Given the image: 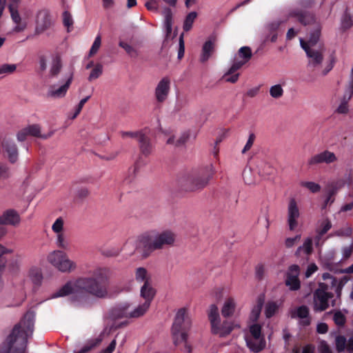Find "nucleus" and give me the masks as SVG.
Wrapping results in <instances>:
<instances>
[{"instance_id": "41", "label": "nucleus", "mask_w": 353, "mask_h": 353, "mask_svg": "<svg viewBox=\"0 0 353 353\" xmlns=\"http://www.w3.org/2000/svg\"><path fill=\"white\" fill-rule=\"evenodd\" d=\"M138 141L140 143V148L143 154L147 155L151 152L152 146L144 134L139 135V140Z\"/></svg>"}, {"instance_id": "13", "label": "nucleus", "mask_w": 353, "mask_h": 353, "mask_svg": "<svg viewBox=\"0 0 353 353\" xmlns=\"http://www.w3.org/2000/svg\"><path fill=\"white\" fill-rule=\"evenodd\" d=\"M301 217V212L299 205L295 199L290 200L287 210V222L290 230L294 231L299 226V220Z\"/></svg>"}, {"instance_id": "62", "label": "nucleus", "mask_w": 353, "mask_h": 353, "mask_svg": "<svg viewBox=\"0 0 353 353\" xmlns=\"http://www.w3.org/2000/svg\"><path fill=\"white\" fill-rule=\"evenodd\" d=\"M254 139H255V135L252 133L250 134L248 139L246 142V144L242 150V153H245L247 151H248L252 148V146L253 145Z\"/></svg>"}, {"instance_id": "58", "label": "nucleus", "mask_w": 353, "mask_h": 353, "mask_svg": "<svg viewBox=\"0 0 353 353\" xmlns=\"http://www.w3.org/2000/svg\"><path fill=\"white\" fill-rule=\"evenodd\" d=\"M353 251V243H350V245L345 246L342 249V259H348Z\"/></svg>"}, {"instance_id": "37", "label": "nucleus", "mask_w": 353, "mask_h": 353, "mask_svg": "<svg viewBox=\"0 0 353 353\" xmlns=\"http://www.w3.org/2000/svg\"><path fill=\"white\" fill-rule=\"evenodd\" d=\"M32 283L37 284L41 282L42 279V274L40 268L37 267H32L29 269L26 275Z\"/></svg>"}, {"instance_id": "60", "label": "nucleus", "mask_w": 353, "mask_h": 353, "mask_svg": "<svg viewBox=\"0 0 353 353\" xmlns=\"http://www.w3.org/2000/svg\"><path fill=\"white\" fill-rule=\"evenodd\" d=\"M30 136L26 127L22 128L17 133V139L19 141H24Z\"/></svg>"}, {"instance_id": "3", "label": "nucleus", "mask_w": 353, "mask_h": 353, "mask_svg": "<svg viewBox=\"0 0 353 353\" xmlns=\"http://www.w3.org/2000/svg\"><path fill=\"white\" fill-rule=\"evenodd\" d=\"M34 319V312H27L0 345V353H25L28 338L33 333Z\"/></svg>"}, {"instance_id": "12", "label": "nucleus", "mask_w": 353, "mask_h": 353, "mask_svg": "<svg viewBox=\"0 0 353 353\" xmlns=\"http://www.w3.org/2000/svg\"><path fill=\"white\" fill-rule=\"evenodd\" d=\"M65 219L59 216L52 224V231L55 235V243L58 248L67 249L68 242L65 234Z\"/></svg>"}, {"instance_id": "26", "label": "nucleus", "mask_w": 353, "mask_h": 353, "mask_svg": "<svg viewBox=\"0 0 353 353\" xmlns=\"http://www.w3.org/2000/svg\"><path fill=\"white\" fill-rule=\"evenodd\" d=\"M155 295V290L151 282L145 283L140 289V296L144 301L151 303Z\"/></svg>"}, {"instance_id": "31", "label": "nucleus", "mask_w": 353, "mask_h": 353, "mask_svg": "<svg viewBox=\"0 0 353 353\" xmlns=\"http://www.w3.org/2000/svg\"><path fill=\"white\" fill-rule=\"evenodd\" d=\"M134 279L137 283L143 284L150 283V275L148 270L143 267H139L134 270Z\"/></svg>"}, {"instance_id": "40", "label": "nucleus", "mask_w": 353, "mask_h": 353, "mask_svg": "<svg viewBox=\"0 0 353 353\" xmlns=\"http://www.w3.org/2000/svg\"><path fill=\"white\" fill-rule=\"evenodd\" d=\"M119 46L123 48L125 52L128 54L131 57L135 58L137 57L139 54V51L138 47L133 46L125 41H120L119 43Z\"/></svg>"}, {"instance_id": "5", "label": "nucleus", "mask_w": 353, "mask_h": 353, "mask_svg": "<svg viewBox=\"0 0 353 353\" xmlns=\"http://www.w3.org/2000/svg\"><path fill=\"white\" fill-rule=\"evenodd\" d=\"M321 34V26L317 24L310 37L305 41L300 39V43L309 59V65L312 67L319 65L323 61L322 48L317 45Z\"/></svg>"}, {"instance_id": "24", "label": "nucleus", "mask_w": 353, "mask_h": 353, "mask_svg": "<svg viewBox=\"0 0 353 353\" xmlns=\"http://www.w3.org/2000/svg\"><path fill=\"white\" fill-rule=\"evenodd\" d=\"M19 222V215L13 210H6L0 216V224L17 225Z\"/></svg>"}, {"instance_id": "11", "label": "nucleus", "mask_w": 353, "mask_h": 353, "mask_svg": "<svg viewBox=\"0 0 353 353\" xmlns=\"http://www.w3.org/2000/svg\"><path fill=\"white\" fill-rule=\"evenodd\" d=\"M333 294L327 291V286L321 283L319 288L315 291L313 298V309L315 312H322L330 306V300Z\"/></svg>"}, {"instance_id": "25", "label": "nucleus", "mask_w": 353, "mask_h": 353, "mask_svg": "<svg viewBox=\"0 0 353 353\" xmlns=\"http://www.w3.org/2000/svg\"><path fill=\"white\" fill-rule=\"evenodd\" d=\"M62 68V59L61 56L58 54H54L51 58L50 68L48 71V76L50 78L57 77L61 71Z\"/></svg>"}, {"instance_id": "15", "label": "nucleus", "mask_w": 353, "mask_h": 353, "mask_svg": "<svg viewBox=\"0 0 353 353\" xmlns=\"http://www.w3.org/2000/svg\"><path fill=\"white\" fill-rule=\"evenodd\" d=\"M300 268L297 265H292L286 271L285 276V285L290 290H297L301 287V282L299 279Z\"/></svg>"}, {"instance_id": "19", "label": "nucleus", "mask_w": 353, "mask_h": 353, "mask_svg": "<svg viewBox=\"0 0 353 353\" xmlns=\"http://www.w3.org/2000/svg\"><path fill=\"white\" fill-rule=\"evenodd\" d=\"M170 90V79L164 77L159 81L155 88V97L158 102L166 100Z\"/></svg>"}, {"instance_id": "63", "label": "nucleus", "mask_w": 353, "mask_h": 353, "mask_svg": "<svg viewBox=\"0 0 353 353\" xmlns=\"http://www.w3.org/2000/svg\"><path fill=\"white\" fill-rule=\"evenodd\" d=\"M334 321L336 324L342 325L344 324L345 318V316L341 312H336L334 315Z\"/></svg>"}, {"instance_id": "32", "label": "nucleus", "mask_w": 353, "mask_h": 353, "mask_svg": "<svg viewBox=\"0 0 353 353\" xmlns=\"http://www.w3.org/2000/svg\"><path fill=\"white\" fill-rule=\"evenodd\" d=\"M214 49V41L212 40L206 41L202 48L201 61L205 62L209 59Z\"/></svg>"}, {"instance_id": "52", "label": "nucleus", "mask_w": 353, "mask_h": 353, "mask_svg": "<svg viewBox=\"0 0 353 353\" xmlns=\"http://www.w3.org/2000/svg\"><path fill=\"white\" fill-rule=\"evenodd\" d=\"M11 252L10 250L5 248L0 245V270H1L6 265L7 260L6 259V254Z\"/></svg>"}, {"instance_id": "14", "label": "nucleus", "mask_w": 353, "mask_h": 353, "mask_svg": "<svg viewBox=\"0 0 353 353\" xmlns=\"http://www.w3.org/2000/svg\"><path fill=\"white\" fill-rule=\"evenodd\" d=\"M72 80V73L68 72L65 79V81L61 85H53L50 86L48 91V96L54 99H61L65 96Z\"/></svg>"}, {"instance_id": "23", "label": "nucleus", "mask_w": 353, "mask_h": 353, "mask_svg": "<svg viewBox=\"0 0 353 353\" xmlns=\"http://www.w3.org/2000/svg\"><path fill=\"white\" fill-rule=\"evenodd\" d=\"M237 306L236 299L233 296L226 297L221 307V314L223 317L232 316Z\"/></svg>"}, {"instance_id": "50", "label": "nucleus", "mask_w": 353, "mask_h": 353, "mask_svg": "<svg viewBox=\"0 0 353 353\" xmlns=\"http://www.w3.org/2000/svg\"><path fill=\"white\" fill-rule=\"evenodd\" d=\"M102 72H103L102 65L100 63H97L94 67V68L92 70V71L89 75L88 79L90 81H92L94 79H97L102 74Z\"/></svg>"}, {"instance_id": "44", "label": "nucleus", "mask_w": 353, "mask_h": 353, "mask_svg": "<svg viewBox=\"0 0 353 353\" xmlns=\"http://www.w3.org/2000/svg\"><path fill=\"white\" fill-rule=\"evenodd\" d=\"M243 178L245 183L251 185L255 183L257 180L251 168H245L243 172Z\"/></svg>"}, {"instance_id": "30", "label": "nucleus", "mask_w": 353, "mask_h": 353, "mask_svg": "<svg viewBox=\"0 0 353 353\" xmlns=\"http://www.w3.org/2000/svg\"><path fill=\"white\" fill-rule=\"evenodd\" d=\"M29 135L40 138L42 139H47L52 136L54 132L52 131L48 134H42L41 126L39 124H32L26 126Z\"/></svg>"}, {"instance_id": "47", "label": "nucleus", "mask_w": 353, "mask_h": 353, "mask_svg": "<svg viewBox=\"0 0 353 353\" xmlns=\"http://www.w3.org/2000/svg\"><path fill=\"white\" fill-rule=\"evenodd\" d=\"M335 345L338 352H343L347 347L346 339L341 335H338L335 338Z\"/></svg>"}, {"instance_id": "45", "label": "nucleus", "mask_w": 353, "mask_h": 353, "mask_svg": "<svg viewBox=\"0 0 353 353\" xmlns=\"http://www.w3.org/2000/svg\"><path fill=\"white\" fill-rule=\"evenodd\" d=\"M63 23L67 28V31L70 32L73 26V18L68 11H64L62 14Z\"/></svg>"}, {"instance_id": "53", "label": "nucleus", "mask_w": 353, "mask_h": 353, "mask_svg": "<svg viewBox=\"0 0 353 353\" xmlns=\"http://www.w3.org/2000/svg\"><path fill=\"white\" fill-rule=\"evenodd\" d=\"M10 176V168L5 164L0 163V181H4Z\"/></svg>"}, {"instance_id": "59", "label": "nucleus", "mask_w": 353, "mask_h": 353, "mask_svg": "<svg viewBox=\"0 0 353 353\" xmlns=\"http://www.w3.org/2000/svg\"><path fill=\"white\" fill-rule=\"evenodd\" d=\"M318 350L320 353H332V350L329 345L325 341H321L319 342Z\"/></svg>"}, {"instance_id": "43", "label": "nucleus", "mask_w": 353, "mask_h": 353, "mask_svg": "<svg viewBox=\"0 0 353 353\" xmlns=\"http://www.w3.org/2000/svg\"><path fill=\"white\" fill-rule=\"evenodd\" d=\"M196 17L197 13L196 12H191L186 16L183 23V30L185 31H189L192 28Z\"/></svg>"}, {"instance_id": "8", "label": "nucleus", "mask_w": 353, "mask_h": 353, "mask_svg": "<svg viewBox=\"0 0 353 353\" xmlns=\"http://www.w3.org/2000/svg\"><path fill=\"white\" fill-rule=\"evenodd\" d=\"M151 303L143 301L133 310L130 309L129 303H123L117 305L113 310V315L118 318H139L144 315L149 310Z\"/></svg>"}, {"instance_id": "7", "label": "nucleus", "mask_w": 353, "mask_h": 353, "mask_svg": "<svg viewBox=\"0 0 353 353\" xmlns=\"http://www.w3.org/2000/svg\"><path fill=\"white\" fill-rule=\"evenodd\" d=\"M47 261L61 272H70L77 268L76 263L69 259L65 252L60 250L50 252L47 256Z\"/></svg>"}, {"instance_id": "57", "label": "nucleus", "mask_w": 353, "mask_h": 353, "mask_svg": "<svg viewBox=\"0 0 353 353\" xmlns=\"http://www.w3.org/2000/svg\"><path fill=\"white\" fill-rule=\"evenodd\" d=\"M341 26L343 29H349L353 26V18L347 14L343 17Z\"/></svg>"}, {"instance_id": "38", "label": "nucleus", "mask_w": 353, "mask_h": 353, "mask_svg": "<svg viewBox=\"0 0 353 353\" xmlns=\"http://www.w3.org/2000/svg\"><path fill=\"white\" fill-rule=\"evenodd\" d=\"M163 14L164 17V28L165 29L167 34H169L172 32V10L168 8H165L163 11Z\"/></svg>"}, {"instance_id": "34", "label": "nucleus", "mask_w": 353, "mask_h": 353, "mask_svg": "<svg viewBox=\"0 0 353 353\" xmlns=\"http://www.w3.org/2000/svg\"><path fill=\"white\" fill-rule=\"evenodd\" d=\"M331 228L332 223L327 219H323L319 222L318 228L316 230L317 235L315 239L316 243L317 245H319L321 236L324 235L328 230H330Z\"/></svg>"}, {"instance_id": "4", "label": "nucleus", "mask_w": 353, "mask_h": 353, "mask_svg": "<svg viewBox=\"0 0 353 353\" xmlns=\"http://www.w3.org/2000/svg\"><path fill=\"white\" fill-rule=\"evenodd\" d=\"M191 326V321L188 311L185 308L179 309L176 314L172 328V335L175 345H182L181 350L187 353L192 351L191 345L188 343V332Z\"/></svg>"}, {"instance_id": "35", "label": "nucleus", "mask_w": 353, "mask_h": 353, "mask_svg": "<svg viewBox=\"0 0 353 353\" xmlns=\"http://www.w3.org/2000/svg\"><path fill=\"white\" fill-rule=\"evenodd\" d=\"M208 319L210 322L211 328L220 323L221 317L219 315V308L215 304L210 305L208 312Z\"/></svg>"}, {"instance_id": "56", "label": "nucleus", "mask_w": 353, "mask_h": 353, "mask_svg": "<svg viewBox=\"0 0 353 353\" xmlns=\"http://www.w3.org/2000/svg\"><path fill=\"white\" fill-rule=\"evenodd\" d=\"M139 135H143L141 132H121V136L124 139H136L139 140Z\"/></svg>"}, {"instance_id": "64", "label": "nucleus", "mask_w": 353, "mask_h": 353, "mask_svg": "<svg viewBox=\"0 0 353 353\" xmlns=\"http://www.w3.org/2000/svg\"><path fill=\"white\" fill-rule=\"evenodd\" d=\"M301 239V235H296L294 237L288 238L285 240V245L288 248L294 246Z\"/></svg>"}, {"instance_id": "55", "label": "nucleus", "mask_w": 353, "mask_h": 353, "mask_svg": "<svg viewBox=\"0 0 353 353\" xmlns=\"http://www.w3.org/2000/svg\"><path fill=\"white\" fill-rule=\"evenodd\" d=\"M301 185L310 190L312 192H318L321 190V187L318 183L311 181L302 182Z\"/></svg>"}, {"instance_id": "36", "label": "nucleus", "mask_w": 353, "mask_h": 353, "mask_svg": "<svg viewBox=\"0 0 353 353\" xmlns=\"http://www.w3.org/2000/svg\"><path fill=\"white\" fill-rule=\"evenodd\" d=\"M263 297H259L257 299L256 304L254 305L251 310L250 319L253 322L256 321L260 316L261 309L263 305Z\"/></svg>"}, {"instance_id": "33", "label": "nucleus", "mask_w": 353, "mask_h": 353, "mask_svg": "<svg viewBox=\"0 0 353 353\" xmlns=\"http://www.w3.org/2000/svg\"><path fill=\"white\" fill-rule=\"evenodd\" d=\"M238 70L239 69L231 65V66L223 74L222 77L223 80L231 83H236L239 80L240 76V73L238 72Z\"/></svg>"}, {"instance_id": "21", "label": "nucleus", "mask_w": 353, "mask_h": 353, "mask_svg": "<svg viewBox=\"0 0 353 353\" xmlns=\"http://www.w3.org/2000/svg\"><path fill=\"white\" fill-rule=\"evenodd\" d=\"M251 55V50L249 48L242 47L234 55L231 65L239 70L249 61Z\"/></svg>"}, {"instance_id": "54", "label": "nucleus", "mask_w": 353, "mask_h": 353, "mask_svg": "<svg viewBox=\"0 0 353 353\" xmlns=\"http://www.w3.org/2000/svg\"><path fill=\"white\" fill-rule=\"evenodd\" d=\"M160 6L159 0H149L145 3V7L150 11L157 12Z\"/></svg>"}, {"instance_id": "6", "label": "nucleus", "mask_w": 353, "mask_h": 353, "mask_svg": "<svg viewBox=\"0 0 353 353\" xmlns=\"http://www.w3.org/2000/svg\"><path fill=\"white\" fill-rule=\"evenodd\" d=\"M8 10L13 23L11 33L23 32L28 26L27 18L30 10L21 8V0H10L8 3Z\"/></svg>"}, {"instance_id": "51", "label": "nucleus", "mask_w": 353, "mask_h": 353, "mask_svg": "<svg viewBox=\"0 0 353 353\" xmlns=\"http://www.w3.org/2000/svg\"><path fill=\"white\" fill-rule=\"evenodd\" d=\"M101 44V39L99 35L97 36L89 52V56L94 55L100 48Z\"/></svg>"}, {"instance_id": "2", "label": "nucleus", "mask_w": 353, "mask_h": 353, "mask_svg": "<svg viewBox=\"0 0 353 353\" xmlns=\"http://www.w3.org/2000/svg\"><path fill=\"white\" fill-rule=\"evenodd\" d=\"M176 240V234L171 230H151L128 241L123 250L130 256L137 254L141 259H146L155 250L173 246Z\"/></svg>"}, {"instance_id": "39", "label": "nucleus", "mask_w": 353, "mask_h": 353, "mask_svg": "<svg viewBox=\"0 0 353 353\" xmlns=\"http://www.w3.org/2000/svg\"><path fill=\"white\" fill-rule=\"evenodd\" d=\"M292 17H296L297 19L303 24H307L312 22L314 20V17L306 12H296L293 11L290 13Z\"/></svg>"}, {"instance_id": "49", "label": "nucleus", "mask_w": 353, "mask_h": 353, "mask_svg": "<svg viewBox=\"0 0 353 353\" xmlns=\"http://www.w3.org/2000/svg\"><path fill=\"white\" fill-rule=\"evenodd\" d=\"M17 70L16 64L4 63L0 65V74H10Z\"/></svg>"}, {"instance_id": "42", "label": "nucleus", "mask_w": 353, "mask_h": 353, "mask_svg": "<svg viewBox=\"0 0 353 353\" xmlns=\"http://www.w3.org/2000/svg\"><path fill=\"white\" fill-rule=\"evenodd\" d=\"M312 251V243L310 239H307L302 246H300L296 250L297 255L304 254L306 255L310 254Z\"/></svg>"}, {"instance_id": "9", "label": "nucleus", "mask_w": 353, "mask_h": 353, "mask_svg": "<svg viewBox=\"0 0 353 353\" xmlns=\"http://www.w3.org/2000/svg\"><path fill=\"white\" fill-rule=\"evenodd\" d=\"M245 339L248 347L254 353L261 352L265 347V341L261 335V327L259 324L254 323L250 325Z\"/></svg>"}, {"instance_id": "22", "label": "nucleus", "mask_w": 353, "mask_h": 353, "mask_svg": "<svg viewBox=\"0 0 353 353\" xmlns=\"http://www.w3.org/2000/svg\"><path fill=\"white\" fill-rule=\"evenodd\" d=\"M236 327H239V325L233 321H225L222 323L221 320L219 323L211 329L213 334L223 337L228 335Z\"/></svg>"}, {"instance_id": "28", "label": "nucleus", "mask_w": 353, "mask_h": 353, "mask_svg": "<svg viewBox=\"0 0 353 353\" xmlns=\"http://www.w3.org/2000/svg\"><path fill=\"white\" fill-rule=\"evenodd\" d=\"M292 316L299 318L301 320V323L304 325H307L310 323L309 310L307 307L305 305H302L296 308L293 312Z\"/></svg>"}, {"instance_id": "27", "label": "nucleus", "mask_w": 353, "mask_h": 353, "mask_svg": "<svg viewBox=\"0 0 353 353\" xmlns=\"http://www.w3.org/2000/svg\"><path fill=\"white\" fill-rule=\"evenodd\" d=\"M281 302L279 301H269L264 305V314L266 318L270 319L276 315L280 307Z\"/></svg>"}, {"instance_id": "61", "label": "nucleus", "mask_w": 353, "mask_h": 353, "mask_svg": "<svg viewBox=\"0 0 353 353\" xmlns=\"http://www.w3.org/2000/svg\"><path fill=\"white\" fill-rule=\"evenodd\" d=\"M272 168L269 165H263L259 168V174L262 176H265L272 173Z\"/></svg>"}, {"instance_id": "16", "label": "nucleus", "mask_w": 353, "mask_h": 353, "mask_svg": "<svg viewBox=\"0 0 353 353\" xmlns=\"http://www.w3.org/2000/svg\"><path fill=\"white\" fill-rule=\"evenodd\" d=\"M35 33L40 34L49 29L52 26V21L48 12L46 10H39L35 15Z\"/></svg>"}, {"instance_id": "17", "label": "nucleus", "mask_w": 353, "mask_h": 353, "mask_svg": "<svg viewBox=\"0 0 353 353\" xmlns=\"http://www.w3.org/2000/svg\"><path fill=\"white\" fill-rule=\"evenodd\" d=\"M353 95V71L352 72L351 79L347 85L343 96L341 99V103L339 105L336 112L339 114H345L349 112L348 101L351 99Z\"/></svg>"}, {"instance_id": "18", "label": "nucleus", "mask_w": 353, "mask_h": 353, "mask_svg": "<svg viewBox=\"0 0 353 353\" xmlns=\"http://www.w3.org/2000/svg\"><path fill=\"white\" fill-rule=\"evenodd\" d=\"M3 152L5 158L10 163H15L19 159V150L13 141H5L3 143Z\"/></svg>"}, {"instance_id": "20", "label": "nucleus", "mask_w": 353, "mask_h": 353, "mask_svg": "<svg viewBox=\"0 0 353 353\" xmlns=\"http://www.w3.org/2000/svg\"><path fill=\"white\" fill-rule=\"evenodd\" d=\"M337 161L336 154L330 150H324L311 157L308 161L310 165L318 163H332Z\"/></svg>"}, {"instance_id": "29", "label": "nucleus", "mask_w": 353, "mask_h": 353, "mask_svg": "<svg viewBox=\"0 0 353 353\" xmlns=\"http://www.w3.org/2000/svg\"><path fill=\"white\" fill-rule=\"evenodd\" d=\"M104 336L105 332H103L98 337L88 341L87 343L82 347V348L75 353H88L92 349L97 347L101 343Z\"/></svg>"}, {"instance_id": "1", "label": "nucleus", "mask_w": 353, "mask_h": 353, "mask_svg": "<svg viewBox=\"0 0 353 353\" xmlns=\"http://www.w3.org/2000/svg\"><path fill=\"white\" fill-rule=\"evenodd\" d=\"M110 270L98 268L90 276L81 277L70 281L55 292L52 298L72 294L75 299L83 302L88 294L99 299H105L113 295L112 287L108 284Z\"/></svg>"}, {"instance_id": "10", "label": "nucleus", "mask_w": 353, "mask_h": 353, "mask_svg": "<svg viewBox=\"0 0 353 353\" xmlns=\"http://www.w3.org/2000/svg\"><path fill=\"white\" fill-rule=\"evenodd\" d=\"M211 178V175H199L196 172H190L182 176L180 183L186 190L194 191L207 185Z\"/></svg>"}, {"instance_id": "48", "label": "nucleus", "mask_w": 353, "mask_h": 353, "mask_svg": "<svg viewBox=\"0 0 353 353\" xmlns=\"http://www.w3.org/2000/svg\"><path fill=\"white\" fill-rule=\"evenodd\" d=\"M345 185V181L344 179H341L335 182L332 183L330 185V190H329V194L330 195L334 194L339 190L343 188Z\"/></svg>"}, {"instance_id": "46", "label": "nucleus", "mask_w": 353, "mask_h": 353, "mask_svg": "<svg viewBox=\"0 0 353 353\" xmlns=\"http://www.w3.org/2000/svg\"><path fill=\"white\" fill-rule=\"evenodd\" d=\"M283 88L281 85L276 84L270 87V94L272 98L279 99L283 94Z\"/></svg>"}]
</instances>
